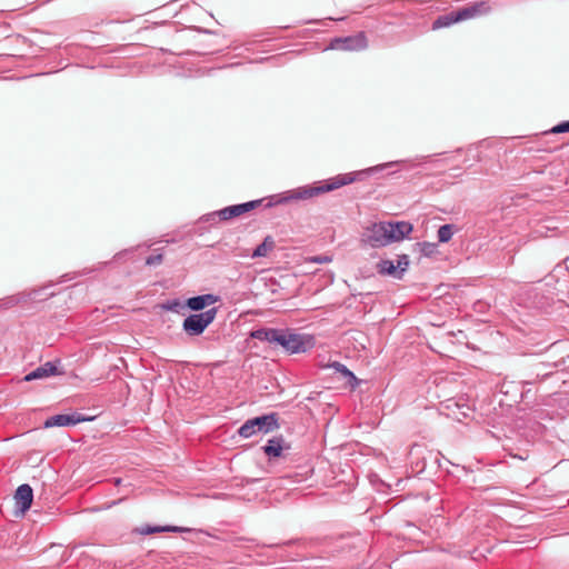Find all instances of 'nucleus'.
<instances>
[{"instance_id": "1", "label": "nucleus", "mask_w": 569, "mask_h": 569, "mask_svg": "<svg viewBox=\"0 0 569 569\" xmlns=\"http://www.w3.org/2000/svg\"><path fill=\"white\" fill-rule=\"evenodd\" d=\"M353 180L355 178L350 173L339 174L327 181L318 182L315 186H303L295 190L288 191L283 194H276L259 200H251V210H254L260 206L269 208L274 204L286 203L292 200L310 199L321 193L329 192L346 184H349L353 182Z\"/></svg>"}, {"instance_id": "2", "label": "nucleus", "mask_w": 569, "mask_h": 569, "mask_svg": "<svg viewBox=\"0 0 569 569\" xmlns=\"http://www.w3.org/2000/svg\"><path fill=\"white\" fill-rule=\"evenodd\" d=\"M251 339L264 342L271 348L281 347L290 353L306 352L313 347L312 337L283 329L260 328L252 330Z\"/></svg>"}, {"instance_id": "3", "label": "nucleus", "mask_w": 569, "mask_h": 569, "mask_svg": "<svg viewBox=\"0 0 569 569\" xmlns=\"http://www.w3.org/2000/svg\"><path fill=\"white\" fill-rule=\"evenodd\" d=\"M412 231V224L407 221H383L366 228L362 240L372 248H380L400 241Z\"/></svg>"}, {"instance_id": "4", "label": "nucleus", "mask_w": 569, "mask_h": 569, "mask_svg": "<svg viewBox=\"0 0 569 569\" xmlns=\"http://www.w3.org/2000/svg\"><path fill=\"white\" fill-rule=\"evenodd\" d=\"M216 315V308H211L201 313L191 315L183 320V330L189 336H199L214 320Z\"/></svg>"}, {"instance_id": "5", "label": "nucleus", "mask_w": 569, "mask_h": 569, "mask_svg": "<svg viewBox=\"0 0 569 569\" xmlns=\"http://www.w3.org/2000/svg\"><path fill=\"white\" fill-rule=\"evenodd\" d=\"M367 44L368 43L365 33L359 32L355 36L335 38L330 42V48L333 50L357 51L366 49Z\"/></svg>"}, {"instance_id": "6", "label": "nucleus", "mask_w": 569, "mask_h": 569, "mask_svg": "<svg viewBox=\"0 0 569 569\" xmlns=\"http://www.w3.org/2000/svg\"><path fill=\"white\" fill-rule=\"evenodd\" d=\"M279 428V416L276 412L251 418V436L269 433Z\"/></svg>"}, {"instance_id": "7", "label": "nucleus", "mask_w": 569, "mask_h": 569, "mask_svg": "<svg viewBox=\"0 0 569 569\" xmlns=\"http://www.w3.org/2000/svg\"><path fill=\"white\" fill-rule=\"evenodd\" d=\"M33 500V491L29 485H21L14 493V502L17 507L16 516H24L30 509Z\"/></svg>"}, {"instance_id": "8", "label": "nucleus", "mask_w": 569, "mask_h": 569, "mask_svg": "<svg viewBox=\"0 0 569 569\" xmlns=\"http://www.w3.org/2000/svg\"><path fill=\"white\" fill-rule=\"evenodd\" d=\"M87 419L81 417L80 415H57L48 418L44 421L46 428L51 427H64V426H73L79 422L86 421Z\"/></svg>"}, {"instance_id": "9", "label": "nucleus", "mask_w": 569, "mask_h": 569, "mask_svg": "<svg viewBox=\"0 0 569 569\" xmlns=\"http://www.w3.org/2000/svg\"><path fill=\"white\" fill-rule=\"evenodd\" d=\"M189 531L188 528L178 527V526H140L132 530L133 533L140 535V536H147L152 533H160V532H186Z\"/></svg>"}, {"instance_id": "10", "label": "nucleus", "mask_w": 569, "mask_h": 569, "mask_svg": "<svg viewBox=\"0 0 569 569\" xmlns=\"http://www.w3.org/2000/svg\"><path fill=\"white\" fill-rule=\"evenodd\" d=\"M59 375L58 368L52 362H46L38 367L24 377V381H32L37 379H44L51 376Z\"/></svg>"}, {"instance_id": "11", "label": "nucleus", "mask_w": 569, "mask_h": 569, "mask_svg": "<svg viewBox=\"0 0 569 569\" xmlns=\"http://www.w3.org/2000/svg\"><path fill=\"white\" fill-rule=\"evenodd\" d=\"M283 442L282 437L271 438L261 447V450L270 460L279 458L283 450Z\"/></svg>"}, {"instance_id": "12", "label": "nucleus", "mask_w": 569, "mask_h": 569, "mask_svg": "<svg viewBox=\"0 0 569 569\" xmlns=\"http://www.w3.org/2000/svg\"><path fill=\"white\" fill-rule=\"evenodd\" d=\"M488 11V7L485 2L475 3L470 7L462 8L456 11V20L462 21L476 17L477 14Z\"/></svg>"}, {"instance_id": "13", "label": "nucleus", "mask_w": 569, "mask_h": 569, "mask_svg": "<svg viewBox=\"0 0 569 569\" xmlns=\"http://www.w3.org/2000/svg\"><path fill=\"white\" fill-rule=\"evenodd\" d=\"M217 300H218V298L216 296L208 293V295L189 298L187 300V306L190 309L198 311V310L204 309L208 306L216 303Z\"/></svg>"}, {"instance_id": "14", "label": "nucleus", "mask_w": 569, "mask_h": 569, "mask_svg": "<svg viewBox=\"0 0 569 569\" xmlns=\"http://www.w3.org/2000/svg\"><path fill=\"white\" fill-rule=\"evenodd\" d=\"M249 211V202L237 206L227 207L217 212L221 220H229L233 217L241 216Z\"/></svg>"}, {"instance_id": "15", "label": "nucleus", "mask_w": 569, "mask_h": 569, "mask_svg": "<svg viewBox=\"0 0 569 569\" xmlns=\"http://www.w3.org/2000/svg\"><path fill=\"white\" fill-rule=\"evenodd\" d=\"M276 247L274 239L267 236L262 243L259 244L252 252L251 258L267 257Z\"/></svg>"}, {"instance_id": "16", "label": "nucleus", "mask_w": 569, "mask_h": 569, "mask_svg": "<svg viewBox=\"0 0 569 569\" xmlns=\"http://www.w3.org/2000/svg\"><path fill=\"white\" fill-rule=\"evenodd\" d=\"M378 272L381 274H388L396 279H401L402 274L401 272H398L397 264L392 260H381L378 266Z\"/></svg>"}, {"instance_id": "17", "label": "nucleus", "mask_w": 569, "mask_h": 569, "mask_svg": "<svg viewBox=\"0 0 569 569\" xmlns=\"http://www.w3.org/2000/svg\"><path fill=\"white\" fill-rule=\"evenodd\" d=\"M456 22H458V20H456V12H450L438 17L432 23V29L449 27Z\"/></svg>"}, {"instance_id": "18", "label": "nucleus", "mask_w": 569, "mask_h": 569, "mask_svg": "<svg viewBox=\"0 0 569 569\" xmlns=\"http://www.w3.org/2000/svg\"><path fill=\"white\" fill-rule=\"evenodd\" d=\"M455 227L452 224H443L438 230V240L439 242H448L455 232Z\"/></svg>"}, {"instance_id": "19", "label": "nucleus", "mask_w": 569, "mask_h": 569, "mask_svg": "<svg viewBox=\"0 0 569 569\" xmlns=\"http://www.w3.org/2000/svg\"><path fill=\"white\" fill-rule=\"evenodd\" d=\"M396 264L398 268V272H401V274L403 276V272L407 270L409 266V257L407 254L398 256Z\"/></svg>"}, {"instance_id": "20", "label": "nucleus", "mask_w": 569, "mask_h": 569, "mask_svg": "<svg viewBox=\"0 0 569 569\" xmlns=\"http://www.w3.org/2000/svg\"><path fill=\"white\" fill-rule=\"evenodd\" d=\"M163 260V256L161 253L150 256L146 259V264L148 266H157L160 264Z\"/></svg>"}, {"instance_id": "21", "label": "nucleus", "mask_w": 569, "mask_h": 569, "mask_svg": "<svg viewBox=\"0 0 569 569\" xmlns=\"http://www.w3.org/2000/svg\"><path fill=\"white\" fill-rule=\"evenodd\" d=\"M421 251L423 252L425 256H430L436 251V244L429 243V242H423L421 244Z\"/></svg>"}, {"instance_id": "22", "label": "nucleus", "mask_w": 569, "mask_h": 569, "mask_svg": "<svg viewBox=\"0 0 569 569\" xmlns=\"http://www.w3.org/2000/svg\"><path fill=\"white\" fill-rule=\"evenodd\" d=\"M552 132L560 133V132H569V121H565L559 123L552 129Z\"/></svg>"}, {"instance_id": "23", "label": "nucleus", "mask_w": 569, "mask_h": 569, "mask_svg": "<svg viewBox=\"0 0 569 569\" xmlns=\"http://www.w3.org/2000/svg\"><path fill=\"white\" fill-rule=\"evenodd\" d=\"M182 305L178 300H173L163 306L164 309L170 311H178Z\"/></svg>"}, {"instance_id": "24", "label": "nucleus", "mask_w": 569, "mask_h": 569, "mask_svg": "<svg viewBox=\"0 0 569 569\" xmlns=\"http://www.w3.org/2000/svg\"><path fill=\"white\" fill-rule=\"evenodd\" d=\"M336 369L340 372H342L346 377H351L353 379H356V377L353 376V373L343 365L341 363H337L336 365Z\"/></svg>"}, {"instance_id": "25", "label": "nucleus", "mask_w": 569, "mask_h": 569, "mask_svg": "<svg viewBox=\"0 0 569 569\" xmlns=\"http://www.w3.org/2000/svg\"><path fill=\"white\" fill-rule=\"evenodd\" d=\"M312 261L317 262V263H327V262L331 261V257H329L327 254H321V256H317V257L312 258Z\"/></svg>"}, {"instance_id": "26", "label": "nucleus", "mask_w": 569, "mask_h": 569, "mask_svg": "<svg viewBox=\"0 0 569 569\" xmlns=\"http://www.w3.org/2000/svg\"><path fill=\"white\" fill-rule=\"evenodd\" d=\"M239 433L243 437H249V421H246L239 429Z\"/></svg>"}, {"instance_id": "27", "label": "nucleus", "mask_w": 569, "mask_h": 569, "mask_svg": "<svg viewBox=\"0 0 569 569\" xmlns=\"http://www.w3.org/2000/svg\"><path fill=\"white\" fill-rule=\"evenodd\" d=\"M251 282L254 284V288H259L260 284H264V278L254 277Z\"/></svg>"}]
</instances>
